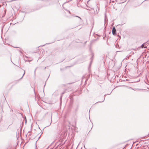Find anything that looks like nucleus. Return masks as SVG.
<instances>
[{
	"label": "nucleus",
	"mask_w": 149,
	"mask_h": 149,
	"mask_svg": "<svg viewBox=\"0 0 149 149\" xmlns=\"http://www.w3.org/2000/svg\"><path fill=\"white\" fill-rule=\"evenodd\" d=\"M146 47H147L146 46H145V45L144 44H143L141 46V47L142 48H146Z\"/></svg>",
	"instance_id": "f03ea898"
},
{
	"label": "nucleus",
	"mask_w": 149,
	"mask_h": 149,
	"mask_svg": "<svg viewBox=\"0 0 149 149\" xmlns=\"http://www.w3.org/2000/svg\"><path fill=\"white\" fill-rule=\"evenodd\" d=\"M76 17H78V18H79L80 19H81V18L79 17L76 16Z\"/></svg>",
	"instance_id": "20e7f679"
},
{
	"label": "nucleus",
	"mask_w": 149,
	"mask_h": 149,
	"mask_svg": "<svg viewBox=\"0 0 149 149\" xmlns=\"http://www.w3.org/2000/svg\"><path fill=\"white\" fill-rule=\"evenodd\" d=\"M25 70H24V74H23V76H22V77L21 78H22V77H23L24 75V74H25Z\"/></svg>",
	"instance_id": "7ed1b4c3"
},
{
	"label": "nucleus",
	"mask_w": 149,
	"mask_h": 149,
	"mask_svg": "<svg viewBox=\"0 0 149 149\" xmlns=\"http://www.w3.org/2000/svg\"><path fill=\"white\" fill-rule=\"evenodd\" d=\"M51 122H50V124H49V125H48V126H50V125H51Z\"/></svg>",
	"instance_id": "39448f33"
},
{
	"label": "nucleus",
	"mask_w": 149,
	"mask_h": 149,
	"mask_svg": "<svg viewBox=\"0 0 149 149\" xmlns=\"http://www.w3.org/2000/svg\"><path fill=\"white\" fill-rule=\"evenodd\" d=\"M112 31L113 34L115 35L116 33V29L114 27H113Z\"/></svg>",
	"instance_id": "f257e3e1"
}]
</instances>
